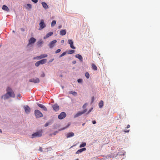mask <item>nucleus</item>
<instances>
[{"mask_svg":"<svg viewBox=\"0 0 160 160\" xmlns=\"http://www.w3.org/2000/svg\"><path fill=\"white\" fill-rule=\"evenodd\" d=\"M43 131L42 130H40L38 131L33 134L32 135V138H34L37 137H40L42 136Z\"/></svg>","mask_w":160,"mask_h":160,"instance_id":"nucleus-1","label":"nucleus"},{"mask_svg":"<svg viewBox=\"0 0 160 160\" xmlns=\"http://www.w3.org/2000/svg\"><path fill=\"white\" fill-rule=\"evenodd\" d=\"M6 91L7 92V93L10 97H12L13 98L15 97V96L14 92L11 88L9 87H8L6 89Z\"/></svg>","mask_w":160,"mask_h":160,"instance_id":"nucleus-2","label":"nucleus"},{"mask_svg":"<svg viewBox=\"0 0 160 160\" xmlns=\"http://www.w3.org/2000/svg\"><path fill=\"white\" fill-rule=\"evenodd\" d=\"M34 114L36 118L42 117L43 116L42 113L39 110L37 109L34 111Z\"/></svg>","mask_w":160,"mask_h":160,"instance_id":"nucleus-3","label":"nucleus"},{"mask_svg":"<svg viewBox=\"0 0 160 160\" xmlns=\"http://www.w3.org/2000/svg\"><path fill=\"white\" fill-rule=\"evenodd\" d=\"M87 111V110L85 109L84 110L82 111H80L77 112L74 116V118H76L77 117H78L82 114L84 113L85 112H86Z\"/></svg>","mask_w":160,"mask_h":160,"instance_id":"nucleus-4","label":"nucleus"},{"mask_svg":"<svg viewBox=\"0 0 160 160\" xmlns=\"http://www.w3.org/2000/svg\"><path fill=\"white\" fill-rule=\"evenodd\" d=\"M40 27L39 28V30H41L44 28L46 27V25L44 23V21L42 20L39 23Z\"/></svg>","mask_w":160,"mask_h":160,"instance_id":"nucleus-5","label":"nucleus"},{"mask_svg":"<svg viewBox=\"0 0 160 160\" xmlns=\"http://www.w3.org/2000/svg\"><path fill=\"white\" fill-rule=\"evenodd\" d=\"M66 116V115L65 113L64 112H62L58 116V118L60 119H62L65 118Z\"/></svg>","mask_w":160,"mask_h":160,"instance_id":"nucleus-6","label":"nucleus"},{"mask_svg":"<svg viewBox=\"0 0 160 160\" xmlns=\"http://www.w3.org/2000/svg\"><path fill=\"white\" fill-rule=\"evenodd\" d=\"M29 82H33L35 83H38L40 82V80L38 78H32L29 80Z\"/></svg>","mask_w":160,"mask_h":160,"instance_id":"nucleus-7","label":"nucleus"},{"mask_svg":"<svg viewBox=\"0 0 160 160\" xmlns=\"http://www.w3.org/2000/svg\"><path fill=\"white\" fill-rule=\"evenodd\" d=\"M36 41V39L34 38H31L29 40V42L28 45H29L32 44L34 43Z\"/></svg>","mask_w":160,"mask_h":160,"instance_id":"nucleus-8","label":"nucleus"},{"mask_svg":"<svg viewBox=\"0 0 160 160\" xmlns=\"http://www.w3.org/2000/svg\"><path fill=\"white\" fill-rule=\"evenodd\" d=\"M57 42V41L56 40H54L52 41L51 42H50V43L49 44L48 46L50 48H52L54 45Z\"/></svg>","mask_w":160,"mask_h":160,"instance_id":"nucleus-9","label":"nucleus"},{"mask_svg":"<svg viewBox=\"0 0 160 160\" xmlns=\"http://www.w3.org/2000/svg\"><path fill=\"white\" fill-rule=\"evenodd\" d=\"M37 104L38 106L43 109L44 111H47V109L46 107L44 105L39 103H37Z\"/></svg>","mask_w":160,"mask_h":160,"instance_id":"nucleus-10","label":"nucleus"},{"mask_svg":"<svg viewBox=\"0 0 160 160\" xmlns=\"http://www.w3.org/2000/svg\"><path fill=\"white\" fill-rule=\"evenodd\" d=\"M68 43L70 44V47L72 49H75V47L73 45V42L71 39H69L68 40Z\"/></svg>","mask_w":160,"mask_h":160,"instance_id":"nucleus-11","label":"nucleus"},{"mask_svg":"<svg viewBox=\"0 0 160 160\" xmlns=\"http://www.w3.org/2000/svg\"><path fill=\"white\" fill-rule=\"evenodd\" d=\"M24 108L26 113H28L30 112V108L28 106L24 107Z\"/></svg>","mask_w":160,"mask_h":160,"instance_id":"nucleus-12","label":"nucleus"},{"mask_svg":"<svg viewBox=\"0 0 160 160\" xmlns=\"http://www.w3.org/2000/svg\"><path fill=\"white\" fill-rule=\"evenodd\" d=\"M53 109L56 112L59 110V106L57 104H54L52 106Z\"/></svg>","mask_w":160,"mask_h":160,"instance_id":"nucleus-13","label":"nucleus"},{"mask_svg":"<svg viewBox=\"0 0 160 160\" xmlns=\"http://www.w3.org/2000/svg\"><path fill=\"white\" fill-rule=\"evenodd\" d=\"M53 34V32H50L48 33L46 36L43 38L44 39H46L47 38L49 37L52 36Z\"/></svg>","mask_w":160,"mask_h":160,"instance_id":"nucleus-14","label":"nucleus"},{"mask_svg":"<svg viewBox=\"0 0 160 160\" xmlns=\"http://www.w3.org/2000/svg\"><path fill=\"white\" fill-rule=\"evenodd\" d=\"M9 97V96L8 95L7 93L4 95L2 96L1 97V98L5 100L8 99Z\"/></svg>","mask_w":160,"mask_h":160,"instance_id":"nucleus-15","label":"nucleus"},{"mask_svg":"<svg viewBox=\"0 0 160 160\" xmlns=\"http://www.w3.org/2000/svg\"><path fill=\"white\" fill-rule=\"evenodd\" d=\"M86 149L85 148H83L81 149L78 150L76 152V154H79L83 151L86 150Z\"/></svg>","mask_w":160,"mask_h":160,"instance_id":"nucleus-16","label":"nucleus"},{"mask_svg":"<svg viewBox=\"0 0 160 160\" xmlns=\"http://www.w3.org/2000/svg\"><path fill=\"white\" fill-rule=\"evenodd\" d=\"M42 4L45 9H47L48 8V7L46 2H42Z\"/></svg>","mask_w":160,"mask_h":160,"instance_id":"nucleus-17","label":"nucleus"},{"mask_svg":"<svg viewBox=\"0 0 160 160\" xmlns=\"http://www.w3.org/2000/svg\"><path fill=\"white\" fill-rule=\"evenodd\" d=\"M74 136V133L72 132H69L67 134V138H69Z\"/></svg>","mask_w":160,"mask_h":160,"instance_id":"nucleus-18","label":"nucleus"},{"mask_svg":"<svg viewBox=\"0 0 160 160\" xmlns=\"http://www.w3.org/2000/svg\"><path fill=\"white\" fill-rule=\"evenodd\" d=\"M40 64H43L47 62V59H44L39 61Z\"/></svg>","mask_w":160,"mask_h":160,"instance_id":"nucleus-19","label":"nucleus"},{"mask_svg":"<svg viewBox=\"0 0 160 160\" xmlns=\"http://www.w3.org/2000/svg\"><path fill=\"white\" fill-rule=\"evenodd\" d=\"M2 9L7 12L9 11V10L8 8L5 5H3L2 6Z\"/></svg>","mask_w":160,"mask_h":160,"instance_id":"nucleus-20","label":"nucleus"},{"mask_svg":"<svg viewBox=\"0 0 160 160\" xmlns=\"http://www.w3.org/2000/svg\"><path fill=\"white\" fill-rule=\"evenodd\" d=\"M43 43V41L42 40H40L37 43V45L38 47L41 46Z\"/></svg>","mask_w":160,"mask_h":160,"instance_id":"nucleus-21","label":"nucleus"},{"mask_svg":"<svg viewBox=\"0 0 160 160\" xmlns=\"http://www.w3.org/2000/svg\"><path fill=\"white\" fill-rule=\"evenodd\" d=\"M25 8L29 10L32 8V5L30 4H27L25 6Z\"/></svg>","mask_w":160,"mask_h":160,"instance_id":"nucleus-22","label":"nucleus"},{"mask_svg":"<svg viewBox=\"0 0 160 160\" xmlns=\"http://www.w3.org/2000/svg\"><path fill=\"white\" fill-rule=\"evenodd\" d=\"M60 32V35L62 36H63L66 34V31L65 30H63L61 31Z\"/></svg>","mask_w":160,"mask_h":160,"instance_id":"nucleus-23","label":"nucleus"},{"mask_svg":"<svg viewBox=\"0 0 160 160\" xmlns=\"http://www.w3.org/2000/svg\"><path fill=\"white\" fill-rule=\"evenodd\" d=\"M75 57L76 58H78L80 60L82 61V58L80 55L77 54L76 55Z\"/></svg>","mask_w":160,"mask_h":160,"instance_id":"nucleus-24","label":"nucleus"},{"mask_svg":"<svg viewBox=\"0 0 160 160\" xmlns=\"http://www.w3.org/2000/svg\"><path fill=\"white\" fill-rule=\"evenodd\" d=\"M92 69L95 71L97 70V66L94 64H92Z\"/></svg>","mask_w":160,"mask_h":160,"instance_id":"nucleus-25","label":"nucleus"},{"mask_svg":"<svg viewBox=\"0 0 160 160\" xmlns=\"http://www.w3.org/2000/svg\"><path fill=\"white\" fill-rule=\"evenodd\" d=\"M99 107L100 108H102L103 106V102L101 100L99 103Z\"/></svg>","mask_w":160,"mask_h":160,"instance_id":"nucleus-26","label":"nucleus"},{"mask_svg":"<svg viewBox=\"0 0 160 160\" xmlns=\"http://www.w3.org/2000/svg\"><path fill=\"white\" fill-rule=\"evenodd\" d=\"M69 93L72 94L74 96H76L77 95V93L76 92L71 91L69 92Z\"/></svg>","mask_w":160,"mask_h":160,"instance_id":"nucleus-27","label":"nucleus"},{"mask_svg":"<svg viewBox=\"0 0 160 160\" xmlns=\"http://www.w3.org/2000/svg\"><path fill=\"white\" fill-rule=\"evenodd\" d=\"M86 145V142H84V143H82V144H81L80 145V148H81L82 147H85Z\"/></svg>","mask_w":160,"mask_h":160,"instance_id":"nucleus-28","label":"nucleus"},{"mask_svg":"<svg viewBox=\"0 0 160 160\" xmlns=\"http://www.w3.org/2000/svg\"><path fill=\"white\" fill-rule=\"evenodd\" d=\"M56 21L53 20L52 22L51 26L52 27H53L54 25H55L56 24Z\"/></svg>","mask_w":160,"mask_h":160,"instance_id":"nucleus-29","label":"nucleus"},{"mask_svg":"<svg viewBox=\"0 0 160 160\" xmlns=\"http://www.w3.org/2000/svg\"><path fill=\"white\" fill-rule=\"evenodd\" d=\"M42 58V57L41 55H40V56H37L36 57L34 58V59H40Z\"/></svg>","mask_w":160,"mask_h":160,"instance_id":"nucleus-30","label":"nucleus"},{"mask_svg":"<svg viewBox=\"0 0 160 160\" xmlns=\"http://www.w3.org/2000/svg\"><path fill=\"white\" fill-rule=\"evenodd\" d=\"M42 58V57L41 55H40V56H37L36 57L34 58V59H40Z\"/></svg>","mask_w":160,"mask_h":160,"instance_id":"nucleus-31","label":"nucleus"},{"mask_svg":"<svg viewBox=\"0 0 160 160\" xmlns=\"http://www.w3.org/2000/svg\"><path fill=\"white\" fill-rule=\"evenodd\" d=\"M75 51V50H70L68 51V53L71 54L73 53Z\"/></svg>","mask_w":160,"mask_h":160,"instance_id":"nucleus-32","label":"nucleus"},{"mask_svg":"<svg viewBox=\"0 0 160 160\" xmlns=\"http://www.w3.org/2000/svg\"><path fill=\"white\" fill-rule=\"evenodd\" d=\"M85 76L87 78H88L89 77V73L88 72H86L85 73Z\"/></svg>","mask_w":160,"mask_h":160,"instance_id":"nucleus-33","label":"nucleus"},{"mask_svg":"<svg viewBox=\"0 0 160 160\" xmlns=\"http://www.w3.org/2000/svg\"><path fill=\"white\" fill-rule=\"evenodd\" d=\"M41 56L42 58H43L47 57L48 56V55L47 54H42V55H41Z\"/></svg>","mask_w":160,"mask_h":160,"instance_id":"nucleus-34","label":"nucleus"},{"mask_svg":"<svg viewBox=\"0 0 160 160\" xmlns=\"http://www.w3.org/2000/svg\"><path fill=\"white\" fill-rule=\"evenodd\" d=\"M40 65V64L39 61L37 62L35 64V65L36 67H38Z\"/></svg>","mask_w":160,"mask_h":160,"instance_id":"nucleus-35","label":"nucleus"},{"mask_svg":"<svg viewBox=\"0 0 160 160\" xmlns=\"http://www.w3.org/2000/svg\"><path fill=\"white\" fill-rule=\"evenodd\" d=\"M66 54V52H63L62 54L60 56V57H61L63 56H64V55H65V54Z\"/></svg>","mask_w":160,"mask_h":160,"instance_id":"nucleus-36","label":"nucleus"},{"mask_svg":"<svg viewBox=\"0 0 160 160\" xmlns=\"http://www.w3.org/2000/svg\"><path fill=\"white\" fill-rule=\"evenodd\" d=\"M61 49H58L55 51V53H57L61 51Z\"/></svg>","mask_w":160,"mask_h":160,"instance_id":"nucleus-37","label":"nucleus"},{"mask_svg":"<svg viewBox=\"0 0 160 160\" xmlns=\"http://www.w3.org/2000/svg\"><path fill=\"white\" fill-rule=\"evenodd\" d=\"M82 82V80L81 79H79L78 80V82L79 83L81 82Z\"/></svg>","mask_w":160,"mask_h":160,"instance_id":"nucleus-38","label":"nucleus"},{"mask_svg":"<svg viewBox=\"0 0 160 160\" xmlns=\"http://www.w3.org/2000/svg\"><path fill=\"white\" fill-rule=\"evenodd\" d=\"M49 124V122H47L46 123L44 126H45V127H47L48 126Z\"/></svg>","mask_w":160,"mask_h":160,"instance_id":"nucleus-39","label":"nucleus"},{"mask_svg":"<svg viewBox=\"0 0 160 160\" xmlns=\"http://www.w3.org/2000/svg\"><path fill=\"white\" fill-rule=\"evenodd\" d=\"M41 76L42 77H44L45 76V74L44 73H43L42 74H41Z\"/></svg>","mask_w":160,"mask_h":160,"instance_id":"nucleus-40","label":"nucleus"},{"mask_svg":"<svg viewBox=\"0 0 160 160\" xmlns=\"http://www.w3.org/2000/svg\"><path fill=\"white\" fill-rule=\"evenodd\" d=\"M32 2H35V3H36L38 1V0H32Z\"/></svg>","mask_w":160,"mask_h":160,"instance_id":"nucleus-41","label":"nucleus"},{"mask_svg":"<svg viewBox=\"0 0 160 160\" xmlns=\"http://www.w3.org/2000/svg\"><path fill=\"white\" fill-rule=\"evenodd\" d=\"M87 105V104L86 103H85L83 106L82 107L83 108H85L86 106Z\"/></svg>","mask_w":160,"mask_h":160,"instance_id":"nucleus-42","label":"nucleus"},{"mask_svg":"<svg viewBox=\"0 0 160 160\" xmlns=\"http://www.w3.org/2000/svg\"><path fill=\"white\" fill-rule=\"evenodd\" d=\"M39 150L41 152H42V147H40L39 148Z\"/></svg>","mask_w":160,"mask_h":160,"instance_id":"nucleus-43","label":"nucleus"},{"mask_svg":"<svg viewBox=\"0 0 160 160\" xmlns=\"http://www.w3.org/2000/svg\"><path fill=\"white\" fill-rule=\"evenodd\" d=\"M54 60V59H50L49 61V62H52L53 61V60Z\"/></svg>","mask_w":160,"mask_h":160,"instance_id":"nucleus-44","label":"nucleus"},{"mask_svg":"<svg viewBox=\"0 0 160 160\" xmlns=\"http://www.w3.org/2000/svg\"><path fill=\"white\" fill-rule=\"evenodd\" d=\"M92 123L93 124H95L96 123V121L95 120L92 121Z\"/></svg>","mask_w":160,"mask_h":160,"instance_id":"nucleus-45","label":"nucleus"},{"mask_svg":"<svg viewBox=\"0 0 160 160\" xmlns=\"http://www.w3.org/2000/svg\"><path fill=\"white\" fill-rule=\"evenodd\" d=\"M21 30L22 32H24L25 31L24 29L23 28H21Z\"/></svg>","mask_w":160,"mask_h":160,"instance_id":"nucleus-46","label":"nucleus"},{"mask_svg":"<svg viewBox=\"0 0 160 160\" xmlns=\"http://www.w3.org/2000/svg\"><path fill=\"white\" fill-rule=\"evenodd\" d=\"M130 127V125H128L127 126V128H128Z\"/></svg>","mask_w":160,"mask_h":160,"instance_id":"nucleus-47","label":"nucleus"},{"mask_svg":"<svg viewBox=\"0 0 160 160\" xmlns=\"http://www.w3.org/2000/svg\"><path fill=\"white\" fill-rule=\"evenodd\" d=\"M64 42V41L63 40H62L61 41V43H63Z\"/></svg>","mask_w":160,"mask_h":160,"instance_id":"nucleus-48","label":"nucleus"},{"mask_svg":"<svg viewBox=\"0 0 160 160\" xmlns=\"http://www.w3.org/2000/svg\"><path fill=\"white\" fill-rule=\"evenodd\" d=\"M91 110H92V109H90V110H89L88 111V113H87V114H89V113L91 112Z\"/></svg>","mask_w":160,"mask_h":160,"instance_id":"nucleus-49","label":"nucleus"},{"mask_svg":"<svg viewBox=\"0 0 160 160\" xmlns=\"http://www.w3.org/2000/svg\"><path fill=\"white\" fill-rule=\"evenodd\" d=\"M129 130H127V131H125L124 132H129Z\"/></svg>","mask_w":160,"mask_h":160,"instance_id":"nucleus-50","label":"nucleus"},{"mask_svg":"<svg viewBox=\"0 0 160 160\" xmlns=\"http://www.w3.org/2000/svg\"><path fill=\"white\" fill-rule=\"evenodd\" d=\"M62 26L61 25L59 26L58 27V28H62Z\"/></svg>","mask_w":160,"mask_h":160,"instance_id":"nucleus-51","label":"nucleus"},{"mask_svg":"<svg viewBox=\"0 0 160 160\" xmlns=\"http://www.w3.org/2000/svg\"><path fill=\"white\" fill-rule=\"evenodd\" d=\"M85 123H83V124H82V126H84V125H85Z\"/></svg>","mask_w":160,"mask_h":160,"instance_id":"nucleus-52","label":"nucleus"},{"mask_svg":"<svg viewBox=\"0 0 160 160\" xmlns=\"http://www.w3.org/2000/svg\"><path fill=\"white\" fill-rule=\"evenodd\" d=\"M0 132L2 133V131L1 129H0Z\"/></svg>","mask_w":160,"mask_h":160,"instance_id":"nucleus-53","label":"nucleus"},{"mask_svg":"<svg viewBox=\"0 0 160 160\" xmlns=\"http://www.w3.org/2000/svg\"><path fill=\"white\" fill-rule=\"evenodd\" d=\"M73 62V63H76V61H74Z\"/></svg>","mask_w":160,"mask_h":160,"instance_id":"nucleus-54","label":"nucleus"},{"mask_svg":"<svg viewBox=\"0 0 160 160\" xmlns=\"http://www.w3.org/2000/svg\"><path fill=\"white\" fill-rule=\"evenodd\" d=\"M66 128H64L63 129H62V130H63V129H65Z\"/></svg>","mask_w":160,"mask_h":160,"instance_id":"nucleus-55","label":"nucleus"},{"mask_svg":"<svg viewBox=\"0 0 160 160\" xmlns=\"http://www.w3.org/2000/svg\"><path fill=\"white\" fill-rule=\"evenodd\" d=\"M20 94H18V97H20Z\"/></svg>","mask_w":160,"mask_h":160,"instance_id":"nucleus-56","label":"nucleus"},{"mask_svg":"<svg viewBox=\"0 0 160 160\" xmlns=\"http://www.w3.org/2000/svg\"><path fill=\"white\" fill-rule=\"evenodd\" d=\"M94 99V97H93L92 98V99Z\"/></svg>","mask_w":160,"mask_h":160,"instance_id":"nucleus-57","label":"nucleus"},{"mask_svg":"<svg viewBox=\"0 0 160 160\" xmlns=\"http://www.w3.org/2000/svg\"><path fill=\"white\" fill-rule=\"evenodd\" d=\"M72 147L73 146L71 147L70 148H72Z\"/></svg>","mask_w":160,"mask_h":160,"instance_id":"nucleus-58","label":"nucleus"},{"mask_svg":"<svg viewBox=\"0 0 160 160\" xmlns=\"http://www.w3.org/2000/svg\"><path fill=\"white\" fill-rule=\"evenodd\" d=\"M13 32H15V31H13Z\"/></svg>","mask_w":160,"mask_h":160,"instance_id":"nucleus-59","label":"nucleus"},{"mask_svg":"<svg viewBox=\"0 0 160 160\" xmlns=\"http://www.w3.org/2000/svg\"><path fill=\"white\" fill-rule=\"evenodd\" d=\"M76 160H78V159H76Z\"/></svg>","mask_w":160,"mask_h":160,"instance_id":"nucleus-60","label":"nucleus"}]
</instances>
